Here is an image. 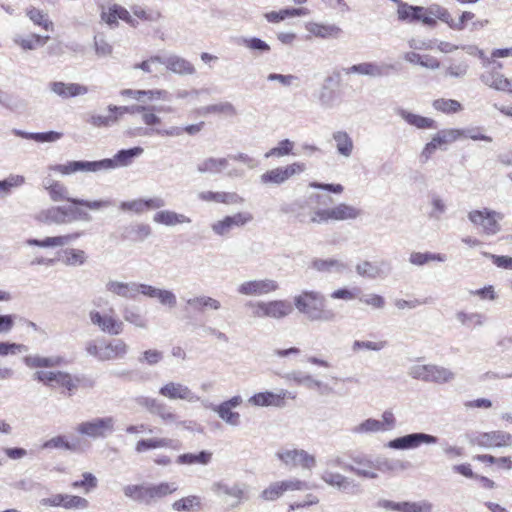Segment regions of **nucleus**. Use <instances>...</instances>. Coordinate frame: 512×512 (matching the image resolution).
I'll return each instance as SVG.
<instances>
[{
	"mask_svg": "<svg viewBox=\"0 0 512 512\" xmlns=\"http://www.w3.org/2000/svg\"><path fill=\"white\" fill-rule=\"evenodd\" d=\"M123 493L133 501L148 505V485H126L123 488Z\"/></svg>",
	"mask_w": 512,
	"mask_h": 512,
	"instance_id": "nucleus-55",
	"label": "nucleus"
},
{
	"mask_svg": "<svg viewBox=\"0 0 512 512\" xmlns=\"http://www.w3.org/2000/svg\"><path fill=\"white\" fill-rule=\"evenodd\" d=\"M126 235L124 237L130 238L132 241L141 242L147 239L152 234V229L149 224L135 223L125 228Z\"/></svg>",
	"mask_w": 512,
	"mask_h": 512,
	"instance_id": "nucleus-47",
	"label": "nucleus"
},
{
	"mask_svg": "<svg viewBox=\"0 0 512 512\" xmlns=\"http://www.w3.org/2000/svg\"><path fill=\"white\" fill-rule=\"evenodd\" d=\"M153 221L156 224L172 227L189 224L192 220L185 214L177 213L173 210H159L153 215Z\"/></svg>",
	"mask_w": 512,
	"mask_h": 512,
	"instance_id": "nucleus-28",
	"label": "nucleus"
},
{
	"mask_svg": "<svg viewBox=\"0 0 512 512\" xmlns=\"http://www.w3.org/2000/svg\"><path fill=\"white\" fill-rule=\"evenodd\" d=\"M24 364L28 368H52L65 363L64 358L61 356L44 357L41 355H28L23 358Z\"/></svg>",
	"mask_w": 512,
	"mask_h": 512,
	"instance_id": "nucleus-34",
	"label": "nucleus"
},
{
	"mask_svg": "<svg viewBox=\"0 0 512 512\" xmlns=\"http://www.w3.org/2000/svg\"><path fill=\"white\" fill-rule=\"evenodd\" d=\"M286 397V391L280 390L279 393H274L270 391L256 393L248 399V403L252 406L258 407H268L275 406L280 407L284 404V399Z\"/></svg>",
	"mask_w": 512,
	"mask_h": 512,
	"instance_id": "nucleus-24",
	"label": "nucleus"
},
{
	"mask_svg": "<svg viewBox=\"0 0 512 512\" xmlns=\"http://www.w3.org/2000/svg\"><path fill=\"white\" fill-rule=\"evenodd\" d=\"M439 443V438L432 434L424 432H414L390 440L386 446L394 450H413L421 445H435Z\"/></svg>",
	"mask_w": 512,
	"mask_h": 512,
	"instance_id": "nucleus-6",
	"label": "nucleus"
},
{
	"mask_svg": "<svg viewBox=\"0 0 512 512\" xmlns=\"http://www.w3.org/2000/svg\"><path fill=\"white\" fill-rule=\"evenodd\" d=\"M455 378V373L450 369L430 364L428 382H434L437 384H444L452 381Z\"/></svg>",
	"mask_w": 512,
	"mask_h": 512,
	"instance_id": "nucleus-49",
	"label": "nucleus"
},
{
	"mask_svg": "<svg viewBox=\"0 0 512 512\" xmlns=\"http://www.w3.org/2000/svg\"><path fill=\"white\" fill-rule=\"evenodd\" d=\"M115 419L112 416L94 418L80 423L76 430L79 434L97 439L106 438L115 430Z\"/></svg>",
	"mask_w": 512,
	"mask_h": 512,
	"instance_id": "nucleus-8",
	"label": "nucleus"
},
{
	"mask_svg": "<svg viewBox=\"0 0 512 512\" xmlns=\"http://www.w3.org/2000/svg\"><path fill=\"white\" fill-rule=\"evenodd\" d=\"M461 136V129H443L438 131L431 140L439 149H445L446 145L456 141Z\"/></svg>",
	"mask_w": 512,
	"mask_h": 512,
	"instance_id": "nucleus-52",
	"label": "nucleus"
},
{
	"mask_svg": "<svg viewBox=\"0 0 512 512\" xmlns=\"http://www.w3.org/2000/svg\"><path fill=\"white\" fill-rule=\"evenodd\" d=\"M122 315L126 322L140 329L148 328L147 318L140 312L139 308L132 305H126L122 309Z\"/></svg>",
	"mask_w": 512,
	"mask_h": 512,
	"instance_id": "nucleus-42",
	"label": "nucleus"
},
{
	"mask_svg": "<svg viewBox=\"0 0 512 512\" xmlns=\"http://www.w3.org/2000/svg\"><path fill=\"white\" fill-rule=\"evenodd\" d=\"M162 65H165L167 70L178 75H193L196 72L191 62L174 54L162 57Z\"/></svg>",
	"mask_w": 512,
	"mask_h": 512,
	"instance_id": "nucleus-26",
	"label": "nucleus"
},
{
	"mask_svg": "<svg viewBox=\"0 0 512 512\" xmlns=\"http://www.w3.org/2000/svg\"><path fill=\"white\" fill-rule=\"evenodd\" d=\"M83 235V232H75L66 235L52 236L46 237L44 239H34L30 238L26 241V244L29 246H37L40 248H54V247H63L68 245Z\"/></svg>",
	"mask_w": 512,
	"mask_h": 512,
	"instance_id": "nucleus-20",
	"label": "nucleus"
},
{
	"mask_svg": "<svg viewBox=\"0 0 512 512\" xmlns=\"http://www.w3.org/2000/svg\"><path fill=\"white\" fill-rule=\"evenodd\" d=\"M91 323L98 327L103 333L111 336L119 335L124 330V323L115 314V310L110 308L108 312L92 310L89 313Z\"/></svg>",
	"mask_w": 512,
	"mask_h": 512,
	"instance_id": "nucleus-10",
	"label": "nucleus"
},
{
	"mask_svg": "<svg viewBox=\"0 0 512 512\" xmlns=\"http://www.w3.org/2000/svg\"><path fill=\"white\" fill-rule=\"evenodd\" d=\"M98 486V480L91 472H85L82 474V479L75 480L71 483V487L75 490H81L88 494L96 489Z\"/></svg>",
	"mask_w": 512,
	"mask_h": 512,
	"instance_id": "nucleus-61",
	"label": "nucleus"
},
{
	"mask_svg": "<svg viewBox=\"0 0 512 512\" xmlns=\"http://www.w3.org/2000/svg\"><path fill=\"white\" fill-rule=\"evenodd\" d=\"M306 169V164L300 161L277 166L262 173L259 176V183L264 187L282 186L294 176L305 172Z\"/></svg>",
	"mask_w": 512,
	"mask_h": 512,
	"instance_id": "nucleus-3",
	"label": "nucleus"
},
{
	"mask_svg": "<svg viewBox=\"0 0 512 512\" xmlns=\"http://www.w3.org/2000/svg\"><path fill=\"white\" fill-rule=\"evenodd\" d=\"M355 465L345 466V470L355 473L357 476L376 479L378 474L375 472V466L373 462L364 456H357L353 458Z\"/></svg>",
	"mask_w": 512,
	"mask_h": 512,
	"instance_id": "nucleus-27",
	"label": "nucleus"
},
{
	"mask_svg": "<svg viewBox=\"0 0 512 512\" xmlns=\"http://www.w3.org/2000/svg\"><path fill=\"white\" fill-rule=\"evenodd\" d=\"M179 442L170 438H149L141 439L136 443L135 451L137 453H144L148 450L157 448H171L178 449Z\"/></svg>",
	"mask_w": 512,
	"mask_h": 512,
	"instance_id": "nucleus-31",
	"label": "nucleus"
},
{
	"mask_svg": "<svg viewBox=\"0 0 512 512\" xmlns=\"http://www.w3.org/2000/svg\"><path fill=\"white\" fill-rule=\"evenodd\" d=\"M309 14L307 8H285L280 11H271L265 14V19L270 23H278L287 17H299Z\"/></svg>",
	"mask_w": 512,
	"mask_h": 512,
	"instance_id": "nucleus-43",
	"label": "nucleus"
},
{
	"mask_svg": "<svg viewBox=\"0 0 512 512\" xmlns=\"http://www.w3.org/2000/svg\"><path fill=\"white\" fill-rule=\"evenodd\" d=\"M129 351V346L122 339H114L103 346L101 361L124 358Z\"/></svg>",
	"mask_w": 512,
	"mask_h": 512,
	"instance_id": "nucleus-32",
	"label": "nucleus"
},
{
	"mask_svg": "<svg viewBox=\"0 0 512 512\" xmlns=\"http://www.w3.org/2000/svg\"><path fill=\"white\" fill-rule=\"evenodd\" d=\"M105 288L113 295L125 298L135 299L137 297V282H122L117 280H109Z\"/></svg>",
	"mask_w": 512,
	"mask_h": 512,
	"instance_id": "nucleus-29",
	"label": "nucleus"
},
{
	"mask_svg": "<svg viewBox=\"0 0 512 512\" xmlns=\"http://www.w3.org/2000/svg\"><path fill=\"white\" fill-rule=\"evenodd\" d=\"M332 80L333 78L331 76L326 77L316 93L317 102L324 110L333 109L340 103L338 93L328 85Z\"/></svg>",
	"mask_w": 512,
	"mask_h": 512,
	"instance_id": "nucleus-22",
	"label": "nucleus"
},
{
	"mask_svg": "<svg viewBox=\"0 0 512 512\" xmlns=\"http://www.w3.org/2000/svg\"><path fill=\"white\" fill-rule=\"evenodd\" d=\"M480 80L490 88L508 92L511 90L512 81L496 71H487L481 74Z\"/></svg>",
	"mask_w": 512,
	"mask_h": 512,
	"instance_id": "nucleus-33",
	"label": "nucleus"
},
{
	"mask_svg": "<svg viewBox=\"0 0 512 512\" xmlns=\"http://www.w3.org/2000/svg\"><path fill=\"white\" fill-rule=\"evenodd\" d=\"M311 268L320 273L342 275L348 270V265L334 258H315L311 262Z\"/></svg>",
	"mask_w": 512,
	"mask_h": 512,
	"instance_id": "nucleus-25",
	"label": "nucleus"
},
{
	"mask_svg": "<svg viewBox=\"0 0 512 512\" xmlns=\"http://www.w3.org/2000/svg\"><path fill=\"white\" fill-rule=\"evenodd\" d=\"M207 407L217 413L226 424L231 426H238L240 424V414L238 412H234L232 408L221 403L219 405L210 404Z\"/></svg>",
	"mask_w": 512,
	"mask_h": 512,
	"instance_id": "nucleus-53",
	"label": "nucleus"
},
{
	"mask_svg": "<svg viewBox=\"0 0 512 512\" xmlns=\"http://www.w3.org/2000/svg\"><path fill=\"white\" fill-rule=\"evenodd\" d=\"M69 209L66 206H52L40 211L37 214V220L44 224H68L69 223Z\"/></svg>",
	"mask_w": 512,
	"mask_h": 512,
	"instance_id": "nucleus-21",
	"label": "nucleus"
},
{
	"mask_svg": "<svg viewBox=\"0 0 512 512\" xmlns=\"http://www.w3.org/2000/svg\"><path fill=\"white\" fill-rule=\"evenodd\" d=\"M39 503L44 507H61L67 510H85L89 507V501L86 498L62 493L42 498Z\"/></svg>",
	"mask_w": 512,
	"mask_h": 512,
	"instance_id": "nucleus-12",
	"label": "nucleus"
},
{
	"mask_svg": "<svg viewBox=\"0 0 512 512\" xmlns=\"http://www.w3.org/2000/svg\"><path fill=\"white\" fill-rule=\"evenodd\" d=\"M332 139L335 143L337 153L344 157L350 158L354 150V142L348 132L344 130H337L332 133Z\"/></svg>",
	"mask_w": 512,
	"mask_h": 512,
	"instance_id": "nucleus-35",
	"label": "nucleus"
},
{
	"mask_svg": "<svg viewBox=\"0 0 512 512\" xmlns=\"http://www.w3.org/2000/svg\"><path fill=\"white\" fill-rule=\"evenodd\" d=\"M62 253V261L67 266H81L87 261V255L81 249L67 248Z\"/></svg>",
	"mask_w": 512,
	"mask_h": 512,
	"instance_id": "nucleus-60",
	"label": "nucleus"
},
{
	"mask_svg": "<svg viewBox=\"0 0 512 512\" xmlns=\"http://www.w3.org/2000/svg\"><path fill=\"white\" fill-rule=\"evenodd\" d=\"M294 146H295V143L293 141H291L290 139H283V140L279 141L277 146H275V147L271 148L269 151H267L264 154V157L265 158H270V157L281 158V157L288 156L291 154L294 155L295 154L293 152Z\"/></svg>",
	"mask_w": 512,
	"mask_h": 512,
	"instance_id": "nucleus-63",
	"label": "nucleus"
},
{
	"mask_svg": "<svg viewBox=\"0 0 512 512\" xmlns=\"http://www.w3.org/2000/svg\"><path fill=\"white\" fill-rule=\"evenodd\" d=\"M437 19L447 24L449 19V11L440 4L434 3L427 7L422 6L420 22L427 27L434 28L437 26Z\"/></svg>",
	"mask_w": 512,
	"mask_h": 512,
	"instance_id": "nucleus-18",
	"label": "nucleus"
},
{
	"mask_svg": "<svg viewBox=\"0 0 512 512\" xmlns=\"http://www.w3.org/2000/svg\"><path fill=\"white\" fill-rule=\"evenodd\" d=\"M447 256L441 253H431V252H413L410 254L409 262L416 266H422L430 261H439L445 262Z\"/></svg>",
	"mask_w": 512,
	"mask_h": 512,
	"instance_id": "nucleus-59",
	"label": "nucleus"
},
{
	"mask_svg": "<svg viewBox=\"0 0 512 512\" xmlns=\"http://www.w3.org/2000/svg\"><path fill=\"white\" fill-rule=\"evenodd\" d=\"M198 199L208 203H221L226 205H237L244 202V198L236 192L225 191H201Z\"/></svg>",
	"mask_w": 512,
	"mask_h": 512,
	"instance_id": "nucleus-19",
	"label": "nucleus"
},
{
	"mask_svg": "<svg viewBox=\"0 0 512 512\" xmlns=\"http://www.w3.org/2000/svg\"><path fill=\"white\" fill-rule=\"evenodd\" d=\"M467 217L484 235L493 236L501 231L500 222L503 220L504 215L501 212L483 208L471 210Z\"/></svg>",
	"mask_w": 512,
	"mask_h": 512,
	"instance_id": "nucleus-4",
	"label": "nucleus"
},
{
	"mask_svg": "<svg viewBox=\"0 0 512 512\" xmlns=\"http://www.w3.org/2000/svg\"><path fill=\"white\" fill-rule=\"evenodd\" d=\"M198 114L201 116L219 114L232 117L237 115V110L232 103L224 101L217 104L203 106L198 109Z\"/></svg>",
	"mask_w": 512,
	"mask_h": 512,
	"instance_id": "nucleus-41",
	"label": "nucleus"
},
{
	"mask_svg": "<svg viewBox=\"0 0 512 512\" xmlns=\"http://www.w3.org/2000/svg\"><path fill=\"white\" fill-rule=\"evenodd\" d=\"M297 311L311 322H333L336 313L326 307L325 296L316 290H303L293 297Z\"/></svg>",
	"mask_w": 512,
	"mask_h": 512,
	"instance_id": "nucleus-2",
	"label": "nucleus"
},
{
	"mask_svg": "<svg viewBox=\"0 0 512 512\" xmlns=\"http://www.w3.org/2000/svg\"><path fill=\"white\" fill-rule=\"evenodd\" d=\"M307 205L312 211V215H315L318 209H328L327 207L333 203L331 196L327 194L312 193L307 197Z\"/></svg>",
	"mask_w": 512,
	"mask_h": 512,
	"instance_id": "nucleus-58",
	"label": "nucleus"
},
{
	"mask_svg": "<svg viewBox=\"0 0 512 512\" xmlns=\"http://www.w3.org/2000/svg\"><path fill=\"white\" fill-rule=\"evenodd\" d=\"M397 115L400 116L407 124L417 129L424 130L437 128V123L434 119L409 112L403 108L397 110Z\"/></svg>",
	"mask_w": 512,
	"mask_h": 512,
	"instance_id": "nucleus-30",
	"label": "nucleus"
},
{
	"mask_svg": "<svg viewBox=\"0 0 512 512\" xmlns=\"http://www.w3.org/2000/svg\"><path fill=\"white\" fill-rule=\"evenodd\" d=\"M118 121V114L115 111H110L108 109L106 114H92L88 119V123L95 128H108L116 124Z\"/></svg>",
	"mask_w": 512,
	"mask_h": 512,
	"instance_id": "nucleus-54",
	"label": "nucleus"
},
{
	"mask_svg": "<svg viewBox=\"0 0 512 512\" xmlns=\"http://www.w3.org/2000/svg\"><path fill=\"white\" fill-rule=\"evenodd\" d=\"M50 37L39 34H30L28 36L15 35L13 42L20 46L23 50H34L38 46H44Z\"/></svg>",
	"mask_w": 512,
	"mask_h": 512,
	"instance_id": "nucleus-40",
	"label": "nucleus"
},
{
	"mask_svg": "<svg viewBox=\"0 0 512 512\" xmlns=\"http://www.w3.org/2000/svg\"><path fill=\"white\" fill-rule=\"evenodd\" d=\"M27 17L35 24L46 31H52L54 28L53 22L48 18V15L44 13L42 10L31 7L26 11Z\"/></svg>",
	"mask_w": 512,
	"mask_h": 512,
	"instance_id": "nucleus-56",
	"label": "nucleus"
},
{
	"mask_svg": "<svg viewBox=\"0 0 512 512\" xmlns=\"http://www.w3.org/2000/svg\"><path fill=\"white\" fill-rule=\"evenodd\" d=\"M144 149L140 146L119 150L113 158H106L97 161L75 160L65 164L51 166L50 169L62 175H71L77 172L97 173L100 171L114 170L119 167L131 165L135 158L140 157Z\"/></svg>",
	"mask_w": 512,
	"mask_h": 512,
	"instance_id": "nucleus-1",
	"label": "nucleus"
},
{
	"mask_svg": "<svg viewBox=\"0 0 512 512\" xmlns=\"http://www.w3.org/2000/svg\"><path fill=\"white\" fill-rule=\"evenodd\" d=\"M456 319L467 328L482 327L486 322V316L479 312L459 311L456 314Z\"/></svg>",
	"mask_w": 512,
	"mask_h": 512,
	"instance_id": "nucleus-50",
	"label": "nucleus"
},
{
	"mask_svg": "<svg viewBox=\"0 0 512 512\" xmlns=\"http://www.w3.org/2000/svg\"><path fill=\"white\" fill-rule=\"evenodd\" d=\"M396 427V418L391 410L382 413V420L368 418L352 427L351 432L357 435H368L378 432H386Z\"/></svg>",
	"mask_w": 512,
	"mask_h": 512,
	"instance_id": "nucleus-7",
	"label": "nucleus"
},
{
	"mask_svg": "<svg viewBox=\"0 0 512 512\" xmlns=\"http://www.w3.org/2000/svg\"><path fill=\"white\" fill-rule=\"evenodd\" d=\"M396 64L385 62H369V77L381 78L388 77L392 72H397Z\"/></svg>",
	"mask_w": 512,
	"mask_h": 512,
	"instance_id": "nucleus-57",
	"label": "nucleus"
},
{
	"mask_svg": "<svg viewBox=\"0 0 512 512\" xmlns=\"http://www.w3.org/2000/svg\"><path fill=\"white\" fill-rule=\"evenodd\" d=\"M54 378L55 387H62L68 391V395L74 394L80 383V378L72 376L70 373L65 371H56Z\"/></svg>",
	"mask_w": 512,
	"mask_h": 512,
	"instance_id": "nucleus-44",
	"label": "nucleus"
},
{
	"mask_svg": "<svg viewBox=\"0 0 512 512\" xmlns=\"http://www.w3.org/2000/svg\"><path fill=\"white\" fill-rule=\"evenodd\" d=\"M471 443L486 448L511 446L512 434L501 430L484 432L475 436Z\"/></svg>",
	"mask_w": 512,
	"mask_h": 512,
	"instance_id": "nucleus-15",
	"label": "nucleus"
},
{
	"mask_svg": "<svg viewBox=\"0 0 512 512\" xmlns=\"http://www.w3.org/2000/svg\"><path fill=\"white\" fill-rule=\"evenodd\" d=\"M212 490L219 497L225 498L226 500L230 498L232 500L229 504L231 508L238 507L243 501L248 499V486L245 483L236 482L228 484L219 481L213 484Z\"/></svg>",
	"mask_w": 512,
	"mask_h": 512,
	"instance_id": "nucleus-11",
	"label": "nucleus"
},
{
	"mask_svg": "<svg viewBox=\"0 0 512 512\" xmlns=\"http://www.w3.org/2000/svg\"><path fill=\"white\" fill-rule=\"evenodd\" d=\"M25 183L22 175L11 174L7 178L0 180V198L8 196L13 188H18Z\"/></svg>",
	"mask_w": 512,
	"mask_h": 512,
	"instance_id": "nucleus-64",
	"label": "nucleus"
},
{
	"mask_svg": "<svg viewBox=\"0 0 512 512\" xmlns=\"http://www.w3.org/2000/svg\"><path fill=\"white\" fill-rule=\"evenodd\" d=\"M361 215V210L348 205L346 203H340L339 205L328 208L318 209L312 217H310L311 223L322 224L327 223L330 220L333 221H344L354 220Z\"/></svg>",
	"mask_w": 512,
	"mask_h": 512,
	"instance_id": "nucleus-5",
	"label": "nucleus"
},
{
	"mask_svg": "<svg viewBox=\"0 0 512 512\" xmlns=\"http://www.w3.org/2000/svg\"><path fill=\"white\" fill-rule=\"evenodd\" d=\"M321 479L326 484L343 491L349 490L352 486V482L346 476L329 470L322 473Z\"/></svg>",
	"mask_w": 512,
	"mask_h": 512,
	"instance_id": "nucleus-45",
	"label": "nucleus"
},
{
	"mask_svg": "<svg viewBox=\"0 0 512 512\" xmlns=\"http://www.w3.org/2000/svg\"><path fill=\"white\" fill-rule=\"evenodd\" d=\"M432 107L439 112L444 114H453L463 109L461 103L454 99L439 98L435 99L432 103Z\"/></svg>",
	"mask_w": 512,
	"mask_h": 512,
	"instance_id": "nucleus-62",
	"label": "nucleus"
},
{
	"mask_svg": "<svg viewBox=\"0 0 512 512\" xmlns=\"http://www.w3.org/2000/svg\"><path fill=\"white\" fill-rule=\"evenodd\" d=\"M166 205L165 200L160 196L150 198H140L120 203L122 211H132L136 214H142L149 210H159Z\"/></svg>",
	"mask_w": 512,
	"mask_h": 512,
	"instance_id": "nucleus-16",
	"label": "nucleus"
},
{
	"mask_svg": "<svg viewBox=\"0 0 512 512\" xmlns=\"http://www.w3.org/2000/svg\"><path fill=\"white\" fill-rule=\"evenodd\" d=\"M279 285L273 279H255L241 283L237 292L245 296H263L278 290Z\"/></svg>",
	"mask_w": 512,
	"mask_h": 512,
	"instance_id": "nucleus-13",
	"label": "nucleus"
},
{
	"mask_svg": "<svg viewBox=\"0 0 512 512\" xmlns=\"http://www.w3.org/2000/svg\"><path fill=\"white\" fill-rule=\"evenodd\" d=\"M285 379L293 381L298 385H304L308 389H322L327 388L322 381L314 379L311 375L303 373L301 371H291L285 375Z\"/></svg>",
	"mask_w": 512,
	"mask_h": 512,
	"instance_id": "nucleus-39",
	"label": "nucleus"
},
{
	"mask_svg": "<svg viewBox=\"0 0 512 512\" xmlns=\"http://www.w3.org/2000/svg\"><path fill=\"white\" fill-rule=\"evenodd\" d=\"M421 11L422 6H414L401 2L397 9L398 19L409 23L420 22Z\"/></svg>",
	"mask_w": 512,
	"mask_h": 512,
	"instance_id": "nucleus-48",
	"label": "nucleus"
},
{
	"mask_svg": "<svg viewBox=\"0 0 512 512\" xmlns=\"http://www.w3.org/2000/svg\"><path fill=\"white\" fill-rule=\"evenodd\" d=\"M159 394L170 400H185L195 403L200 400L188 386L179 382H168L159 389Z\"/></svg>",
	"mask_w": 512,
	"mask_h": 512,
	"instance_id": "nucleus-14",
	"label": "nucleus"
},
{
	"mask_svg": "<svg viewBox=\"0 0 512 512\" xmlns=\"http://www.w3.org/2000/svg\"><path fill=\"white\" fill-rule=\"evenodd\" d=\"M306 29L315 37L322 39L338 38L342 34V29L335 24L311 22L306 25Z\"/></svg>",
	"mask_w": 512,
	"mask_h": 512,
	"instance_id": "nucleus-37",
	"label": "nucleus"
},
{
	"mask_svg": "<svg viewBox=\"0 0 512 512\" xmlns=\"http://www.w3.org/2000/svg\"><path fill=\"white\" fill-rule=\"evenodd\" d=\"M201 508V498L189 495L172 503V509L177 512H195Z\"/></svg>",
	"mask_w": 512,
	"mask_h": 512,
	"instance_id": "nucleus-51",
	"label": "nucleus"
},
{
	"mask_svg": "<svg viewBox=\"0 0 512 512\" xmlns=\"http://www.w3.org/2000/svg\"><path fill=\"white\" fill-rule=\"evenodd\" d=\"M293 312V305L288 300H272L266 302L267 318L280 320Z\"/></svg>",
	"mask_w": 512,
	"mask_h": 512,
	"instance_id": "nucleus-36",
	"label": "nucleus"
},
{
	"mask_svg": "<svg viewBox=\"0 0 512 512\" xmlns=\"http://www.w3.org/2000/svg\"><path fill=\"white\" fill-rule=\"evenodd\" d=\"M212 453L206 450L200 451L197 454L184 453L177 457L176 462L180 465H208L211 462Z\"/></svg>",
	"mask_w": 512,
	"mask_h": 512,
	"instance_id": "nucleus-46",
	"label": "nucleus"
},
{
	"mask_svg": "<svg viewBox=\"0 0 512 512\" xmlns=\"http://www.w3.org/2000/svg\"><path fill=\"white\" fill-rule=\"evenodd\" d=\"M275 456L289 469L300 466L303 469L311 470L316 466V458L303 449H280Z\"/></svg>",
	"mask_w": 512,
	"mask_h": 512,
	"instance_id": "nucleus-9",
	"label": "nucleus"
},
{
	"mask_svg": "<svg viewBox=\"0 0 512 512\" xmlns=\"http://www.w3.org/2000/svg\"><path fill=\"white\" fill-rule=\"evenodd\" d=\"M49 88L62 99L82 96L88 93V87L78 83L54 81L49 84Z\"/></svg>",
	"mask_w": 512,
	"mask_h": 512,
	"instance_id": "nucleus-23",
	"label": "nucleus"
},
{
	"mask_svg": "<svg viewBox=\"0 0 512 512\" xmlns=\"http://www.w3.org/2000/svg\"><path fill=\"white\" fill-rule=\"evenodd\" d=\"M390 270V263L386 260L377 262L365 260L355 266L357 275L368 279L384 278L389 274Z\"/></svg>",
	"mask_w": 512,
	"mask_h": 512,
	"instance_id": "nucleus-17",
	"label": "nucleus"
},
{
	"mask_svg": "<svg viewBox=\"0 0 512 512\" xmlns=\"http://www.w3.org/2000/svg\"><path fill=\"white\" fill-rule=\"evenodd\" d=\"M228 167V158L208 157L197 164V171L201 174H219Z\"/></svg>",
	"mask_w": 512,
	"mask_h": 512,
	"instance_id": "nucleus-38",
	"label": "nucleus"
}]
</instances>
